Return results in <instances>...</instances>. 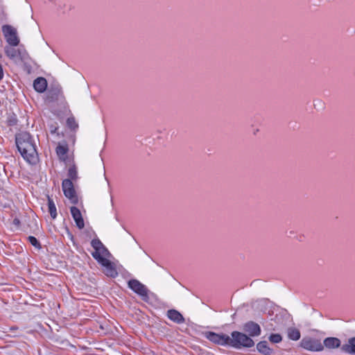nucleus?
<instances>
[{"instance_id": "obj_1", "label": "nucleus", "mask_w": 355, "mask_h": 355, "mask_svg": "<svg viewBox=\"0 0 355 355\" xmlns=\"http://www.w3.org/2000/svg\"><path fill=\"white\" fill-rule=\"evenodd\" d=\"M91 245L94 249V251L92 252V255L103 268V272L105 275L111 277L117 276L118 272L115 266L110 260L111 254L102 242L98 239H94L92 241Z\"/></svg>"}, {"instance_id": "obj_2", "label": "nucleus", "mask_w": 355, "mask_h": 355, "mask_svg": "<svg viewBox=\"0 0 355 355\" xmlns=\"http://www.w3.org/2000/svg\"><path fill=\"white\" fill-rule=\"evenodd\" d=\"M16 145L23 158L29 164H34L38 161V154L34 138L27 132L16 135Z\"/></svg>"}, {"instance_id": "obj_3", "label": "nucleus", "mask_w": 355, "mask_h": 355, "mask_svg": "<svg viewBox=\"0 0 355 355\" xmlns=\"http://www.w3.org/2000/svg\"><path fill=\"white\" fill-rule=\"evenodd\" d=\"M254 345V343L251 338L239 331H233L229 340V345L236 349L251 347Z\"/></svg>"}, {"instance_id": "obj_4", "label": "nucleus", "mask_w": 355, "mask_h": 355, "mask_svg": "<svg viewBox=\"0 0 355 355\" xmlns=\"http://www.w3.org/2000/svg\"><path fill=\"white\" fill-rule=\"evenodd\" d=\"M2 32L6 42L10 46H17L19 43L17 32L15 28L10 25H3Z\"/></svg>"}, {"instance_id": "obj_5", "label": "nucleus", "mask_w": 355, "mask_h": 355, "mask_svg": "<svg viewBox=\"0 0 355 355\" xmlns=\"http://www.w3.org/2000/svg\"><path fill=\"white\" fill-rule=\"evenodd\" d=\"M300 345L304 349L311 352H320L324 348L320 340L312 338H304L300 342Z\"/></svg>"}, {"instance_id": "obj_6", "label": "nucleus", "mask_w": 355, "mask_h": 355, "mask_svg": "<svg viewBox=\"0 0 355 355\" xmlns=\"http://www.w3.org/2000/svg\"><path fill=\"white\" fill-rule=\"evenodd\" d=\"M62 190L64 196L69 198L73 204L78 202V198L73 187V184L71 180H64L62 181Z\"/></svg>"}, {"instance_id": "obj_7", "label": "nucleus", "mask_w": 355, "mask_h": 355, "mask_svg": "<svg viewBox=\"0 0 355 355\" xmlns=\"http://www.w3.org/2000/svg\"><path fill=\"white\" fill-rule=\"evenodd\" d=\"M205 337L210 341L221 345H229V340H230V337L227 335L218 334L211 331L206 332Z\"/></svg>"}, {"instance_id": "obj_8", "label": "nucleus", "mask_w": 355, "mask_h": 355, "mask_svg": "<svg viewBox=\"0 0 355 355\" xmlns=\"http://www.w3.org/2000/svg\"><path fill=\"white\" fill-rule=\"evenodd\" d=\"M128 287L135 293L145 299L148 297V289L137 279H131L128 282Z\"/></svg>"}, {"instance_id": "obj_9", "label": "nucleus", "mask_w": 355, "mask_h": 355, "mask_svg": "<svg viewBox=\"0 0 355 355\" xmlns=\"http://www.w3.org/2000/svg\"><path fill=\"white\" fill-rule=\"evenodd\" d=\"M5 53L8 58L15 61L22 60L27 55L25 51L16 49L15 46L10 45L5 47Z\"/></svg>"}, {"instance_id": "obj_10", "label": "nucleus", "mask_w": 355, "mask_h": 355, "mask_svg": "<svg viewBox=\"0 0 355 355\" xmlns=\"http://www.w3.org/2000/svg\"><path fill=\"white\" fill-rule=\"evenodd\" d=\"M70 212L71 214L76 223V226L80 229L82 230L85 227V223L83 218L82 216V214L78 208L76 207H71L70 208Z\"/></svg>"}, {"instance_id": "obj_11", "label": "nucleus", "mask_w": 355, "mask_h": 355, "mask_svg": "<svg viewBox=\"0 0 355 355\" xmlns=\"http://www.w3.org/2000/svg\"><path fill=\"white\" fill-rule=\"evenodd\" d=\"M243 329L248 332L250 336H257L261 334L259 325L254 322H248L244 324Z\"/></svg>"}, {"instance_id": "obj_12", "label": "nucleus", "mask_w": 355, "mask_h": 355, "mask_svg": "<svg viewBox=\"0 0 355 355\" xmlns=\"http://www.w3.org/2000/svg\"><path fill=\"white\" fill-rule=\"evenodd\" d=\"M34 89L39 93H43L47 87V81L44 78H37L33 82Z\"/></svg>"}, {"instance_id": "obj_13", "label": "nucleus", "mask_w": 355, "mask_h": 355, "mask_svg": "<svg viewBox=\"0 0 355 355\" xmlns=\"http://www.w3.org/2000/svg\"><path fill=\"white\" fill-rule=\"evenodd\" d=\"M167 316L171 320L178 324H181L184 322V319L182 315L180 312L174 309L168 310L167 311Z\"/></svg>"}, {"instance_id": "obj_14", "label": "nucleus", "mask_w": 355, "mask_h": 355, "mask_svg": "<svg viewBox=\"0 0 355 355\" xmlns=\"http://www.w3.org/2000/svg\"><path fill=\"white\" fill-rule=\"evenodd\" d=\"M341 350L345 353L355 354V337L348 340V342L341 347Z\"/></svg>"}, {"instance_id": "obj_15", "label": "nucleus", "mask_w": 355, "mask_h": 355, "mask_svg": "<svg viewBox=\"0 0 355 355\" xmlns=\"http://www.w3.org/2000/svg\"><path fill=\"white\" fill-rule=\"evenodd\" d=\"M324 345L328 349H336L340 347V340L334 337H329L324 339Z\"/></svg>"}, {"instance_id": "obj_16", "label": "nucleus", "mask_w": 355, "mask_h": 355, "mask_svg": "<svg viewBox=\"0 0 355 355\" xmlns=\"http://www.w3.org/2000/svg\"><path fill=\"white\" fill-rule=\"evenodd\" d=\"M257 350L265 355L270 354L272 349L268 347L266 341H261L257 345Z\"/></svg>"}, {"instance_id": "obj_17", "label": "nucleus", "mask_w": 355, "mask_h": 355, "mask_svg": "<svg viewBox=\"0 0 355 355\" xmlns=\"http://www.w3.org/2000/svg\"><path fill=\"white\" fill-rule=\"evenodd\" d=\"M48 207L51 218L55 219L57 217V209L53 200L49 197H48Z\"/></svg>"}, {"instance_id": "obj_18", "label": "nucleus", "mask_w": 355, "mask_h": 355, "mask_svg": "<svg viewBox=\"0 0 355 355\" xmlns=\"http://www.w3.org/2000/svg\"><path fill=\"white\" fill-rule=\"evenodd\" d=\"M288 337L293 340H298L300 338V332L295 328L288 329Z\"/></svg>"}, {"instance_id": "obj_19", "label": "nucleus", "mask_w": 355, "mask_h": 355, "mask_svg": "<svg viewBox=\"0 0 355 355\" xmlns=\"http://www.w3.org/2000/svg\"><path fill=\"white\" fill-rule=\"evenodd\" d=\"M67 148L65 146L59 145L56 148V153L60 159H64L67 153Z\"/></svg>"}, {"instance_id": "obj_20", "label": "nucleus", "mask_w": 355, "mask_h": 355, "mask_svg": "<svg viewBox=\"0 0 355 355\" xmlns=\"http://www.w3.org/2000/svg\"><path fill=\"white\" fill-rule=\"evenodd\" d=\"M68 180H71L72 181H75L78 178V173L75 166H71L69 168L68 170Z\"/></svg>"}, {"instance_id": "obj_21", "label": "nucleus", "mask_w": 355, "mask_h": 355, "mask_svg": "<svg viewBox=\"0 0 355 355\" xmlns=\"http://www.w3.org/2000/svg\"><path fill=\"white\" fill-rule=\"evenodd\" d=\"M28 240L30 242V243L32 245H33L35 248H37V249L41 248L40 243L35 237H34L33 236H30L28 237Z\"/></svg>"}, {"instance_id": "obj_22", "label": "nucleus", "mask_w": 355, "mask_h": 355, "mask_svg": "<svg viewBox=\"0 0 355 355\" xmlns=\"http://www.w3.org/2000/svg\"><path fill=\"white\" fill-rule=\"evenodd\" d=\"M282 336L277 334H272L269 337L270 341L273 343H278L282 341Z\"/></svg>"}, {"instance_id": "obj_23", "label": "nucleus", "mask_w": 355, "mask_h": 355, "mask_svg": "<svg viewBox=\"0 0 355 355\" xmlns=\"http://www.w3.org/2000/svg\"><path fill=\"white\" fill-rule=\"evenodd\" d=\"M67 125L68 126L71 128L74 129L78 127V125L76 123L75 119L73 117H70L67 119Z\"/></svg>"}, {"instance_id": "obj_24", "label": "nucleus", "mask_w": 355, "mask_h": 355, "mask_svg": "<svg viewBox=\"0 0 355 355\" xmlns=\"http://www.w3.org/2000/svg\"><path fill=\"white\" fill-rule=\"evenodd\" d=\"M3 78V71L2 66L0 64V80H1Z\"/></svg>"}]
</instances>
